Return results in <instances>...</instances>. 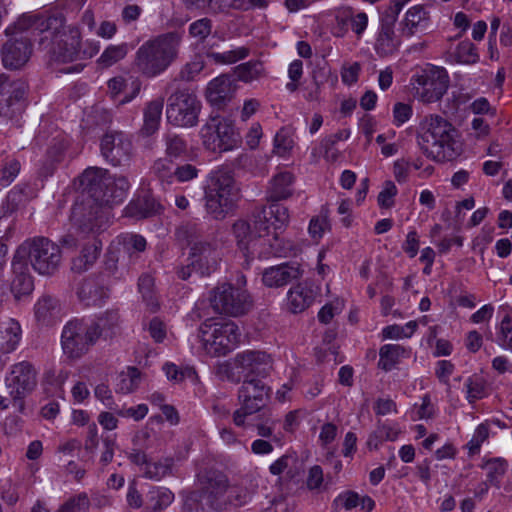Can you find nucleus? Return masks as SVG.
I'll return each instance as SVG.
<instances>
[{"label":"nucleus","instance_id":"nucleus-1","mask_svg":"<svg viewBox=\"0 0 512 512\" xmlns=\"http://www.w3.org/2000/svg\"><path fill=\"white\" fill-rule=\"evenodd\" d=\"M81 184L89 197L76 201L71 210L73 223L84 233L102 231L108 223L102 204H119L126 198L130 183L125 176L112 175L107 169L92 167L84 171Z\"/></svg>","mask_w":512,"mask_h":512},{"label":"nucleus","instance_id":"nucleus-2","mask_svg":"<svg viewBox=\"0 0 512 512\" xmlns=\"http://www.w3.org/2000/svg\"><path fill=\"white\" fill-rule=\"evenodd\" d=\"M19 29H34L46 33L54 43L53 60L55 63H71L81 59V33L78 27H65L63 15L45 16L42 14H23L17 21Z\"/></svg>","mask_w":512,"mask_h":512},{"label":"nucleus","instance_id":"nucleus-3","mask_svg":"<svg viewBox=\"0 0 512 512\" xmlns=\"http://www.w3.org/2000/svg\"><path fill=\"white\" fill-rule=\"evenodd\" d=\"M416 140L422 153L435 162L452 161L462 153L459 131L438 114H428L420 120Z\"/></svg>","mask_w":512,"mask_h":512},{"label":"nucleus","instance_id":"nucleus-4","mask_svg":"<svg viewBox=\"0 0 512 512\" xmlns=\"http://www.w3.org/2000/svg\"><path fill=\"white\" fill-rule=\"evenodd\" d=\"M183 32L170 31L146 40L136 50L133 69L145 78L164 73L178 58Z\"/></svg>","mask_w":512,"mask_h":512},{"label":"nucleus","instance_id":"nucleus-5","mask_svg":"<svg viewBox=\"0 0 512 512\" xmlns=\"http://www.w3.org/2000/svg\"><path fill=\"white\" fill-rule=\"evenodd\" d=\"M289 217L287 207L277 202L254 210L255 229L260 236H268L269 251H260V256L288 257L296 253V248L291 242H284L278 236V231L289 223Z\"/></svg>","mask_w":512,"mask_h":512},{"label":"nucleus","instance_id":"nucleus-6","mask_svg":"<svg viewBox=\"0 0 512 512\" xmlns=\"http://www.w3.org/2000/svg\"><path fill=\"white\" fill-rule=\"evenodd\" d=\"M240 198V188L233 175L227 170L210 173L205 187L206 212L216 220H222Z\"/></svg>","mask_w":512,"mask_h":512},{"label":"nucleus","instance_id":"nucleus-7","mask_svg":"<svg viewBox=\"0 0 512 512\" xmlns=\"http://www.w3.org/2000/svg\"><path fill=\"white\" fill-rule=\"evenodd\" d=\"M16 259L29 263L42 276H53L62 262V252L56 243L47 237L36 236L25 240L16 250Z\"/></svg>","mask_w":512,"mask_h":512},{"label":"nucleus","instance_id":"nucleus-8","mask_svg":"<svg viewBox=\"0 0 512 512\" xmlns=\"http://www.w3.org/2000/svg\"><path fill=\"white\" fill-rule=\"evenodd\" d=\"M207 504L215 511H223L228 506L239 508L248 504L253 491L241 484H228L226 475L212 472L205 485Z\"/></svg>","mask_w":512,"mask_h":512},{"label":"nucleus","instance_id":"nucleus-9","mask_svg":"<svg viewBox=\"0 0 512 512\" xmlns=\"http://www.w3.org/2000/svg\"><path fill=\"white\" fill-rule=\"evenodd\" d=\"M202 347L211 357L225 356L240 343L241 332L233 321H205L200 326Z\"/></svg>","mask_w":512,"mask_h":512},{"label":"nucleus","instance_id":"nucleus-10","mask_svg":"<svg viewBox=\"0 0 512 512\" xmlns=\"http://www.w3.org/2000/svg\"><path fill=\"white\" fill-rule=\"evenodd\" d=\"M450 78L444 67L426 64L415 70L410 79L413 96L423 103H434L443 98Z\"/></svg>","mask_w":512,"mask_h":512},{"label":"nucleus","instance_id":"nucleus-11","mask_svg":"<svg viewBox=\"0 0 512 512\" xmlns=\"http://www.w3.org/2000/svg\"><path fill=\"white\" fill-rule=\"evenodd\" d=\"M221 257L222 251L218 241L212 236H207L205 241L195 243L189 249L187 264L177 270V275L182 280L189 279L193 272L209 276L218 269Z\"/></svg>","mask_w":512,"mask_h":512},{"label":"nucleus","instance_id":"nucleus-12","mask_svg":"<svg viewBox=\"0 0 512 512\" xmlns=\"http://www.w3.org/2000/svg\"><path fill=\"white\" fill-rule=\"evenodd\" d=\"M209 302L216 313L231 317L245 315L253 307L247 289L226 282L219 283L210 291Z\"/></svg>","mask_w":512,"mask_h":512},{"label":"nucleus","instance_id":"nucleus-13","mask_svg":"<svg viewBox=\"0 0 512 512\" xmlns=\"http://www.w3.org/2000/svg\"><path fill=\"white\" fill-rule=\"evenodd\" d=\"M97 343L94 326H89L86 319L68 321L61 333V346L64 355L70 360H77L88 353Z\"/></svg>","mask_w":512,"mask_h":512},{"label":"nucleus","instance_id":"nucleus-14","mask_svg":"<svg viewBox=\"0 0 512 512\" xmlns=\"http://www.w3.org/2000/svg\"><path fill=\"white\" fill-rule=\"evenodd\" d=\"M203 145L213 152H227L241 145L242 139L233 123L225 118H211L200 131Z\"/></svg>","mask_w":512,"mask_h":512},{"label":"nucleus","instance_id":"nucleus-15","mask_svg":"<svg viewBox=\"0 0 512 512\" xmlns=\"http://www.w3.org/2000/svg\"><path fill=\"white\" fill-rule=\"evenodd\" d=\"M201 103L197 96L188 90H179L168 99L167 119L179 127H193L198 122Z\"/></svg>","mask_w":512,"mask_h":512},{"label":"nucleus","instance_id":"nucleus-16","mask_svg":"<svg viewBox=\"0 0 512 512\" xmlns=\"http://www.w3.org/2000/svg\"><path fill=\"white\" fill-rule=\"evenodd\" d=\"M29 29H19L16 22L13 26L5 29L7 36L13 35L2 46L1 58L4 67L8 69H19L24 66L32 53V44L27 36L23 34Z\"/></svg>","mask_w":512,"mask_h":512},{"label":"nucleus","instance_id":"nucleus-17","mask_svg":"<svg viewBox=\"0 0 512 512\" xmlns=\"http://www.w3.org/2000/svg\"><path fill=\"white\" fill-rule=\"evenodd\" d=\"M26 91L24 81L0 74V118L8 121L21 113Z\"/></svg>","mask_w":512,"mask_h":512},{"label":"nucleus","instance_id":"nucleus-18","mask_svg":"<svg viewBox=\"0 0 512 512\" xmlns=\"http://www.w3.org/2000/svg\"><path fill=\"white\" fill-rule=\"evenodd\" d=\"M101 155L112 166H125L132 157L133 145L127 135L120 131H109L100 141Z\"/></svg>","mask_w":512,"mask_h":512},{"label":"nucleus","instance_id":"nucleus-19","mask_svg":"<svg viewBox=\"0 0 512 512\" xmlns=\"http://www.w3.org/2000/svg\"><path fill=\"white\" fill-rule=\"evenodd\" d=\"M233 233L238 240V245L246 258L247 265L249 261L255 257L263 258L267 256H260V251H269L267 242L268 236H260L255 229V223L253 222V228L245 220H238L233 224Z\"/></svg>","mask_w":512,"mask_h":512},{"label":"nucleus","instance_id":"nucleus-20","mask_svg":"<svg viewBox=\"0 0 512 512\" xmlns=\"http://www.w3.org/2000/svg\"><path fill=\"white\" fill-rule=\"evenodd\" d=\"M235 367L245 379L267 377L273 369V359L270 354L260 350H245L234 357Z\"/></svg>","mask_w":512,"mask_h":512},{"label":"nucleus","instance_id":"nucleus-21","mask_svg":"<svg viewBox=\"0 0 512 512\" xmlns=\"http://www.w3.org/2000/svg\"><path fill=\"white\" fill-rule=\"evenodd\" d=\"M10 394L28 395L37 385V372L29 361L13 364L5 377Z\"/></svg>","mask_w":512,"mask_h":512},{"label":"nucleus","instance_id":"nucleus-22","mask_svg":"<svg viewBox=\"0 0 512 512\" xmlns=\"http://www.w3.org/2000/svg\"><path fill=\"white\" fill-rule=\"evenodd\" d=\"M105 275L99 274L82 279L76 287V295L86 307L102 306L109 297Z\"/></svg>","mask_w":512,"mask_h":512},{"label":"nucleus","instance_id":"nucleus-23","mask_svg":"<svg viewBox=\"0 0 512 512\" xmlns=\"http://www.w3.org/2000/svg\"><path fill=\"white\" fill-rule=\"evenodd\" d=\"M269 388L259 379H245L238 391V398L248 413H256L265 406Z\"/></svg>","mask_w":512,"mask_h":512},{"label":"nucleus","instance_id":"nucleus-24","mask_svg":"<svg viewBox=\"0 0 512 512\" xmlns=\"http://www.w3.org/2000/svg\"><path fill=\"white\" fill-rule=\"evenodd\" d=\"M303 270L297 262H285L266 268L262 273V282L266 287L279 288L302 277Z\"/></svg>","mask_w":512,"mask_h":512},{"label":"nucleus","instance_id":"nucleus-25","mask_svg":"<svg viewBox=\"0 0 512 512\" xmlns=\"http://www.w3.org/2000/svg\"><path fill=\"white\" fill-rule=\"evenodd\" d=\"M401 35L412 37L417 34H424L432 26L430 10L425 5H414L410 7L400 22Z\"/></svg>","mask_w":512,"mask_h":512},{"label":"nucleus","instance_id":"nucleus-26","mask_svg":"<svg viewBox=\"0 0 512 512\" xmlns=\"http://www.w3.org/2000/svg\"><path fill=\"white\" fill-rule=\"evenodd\" d=\"M237 90L236 80L230 75H220L209 82L206 99L214 107H224Z\"/></svg>","mask_w":512,"mask_h":512},{"label":"nucleus","instance_id":"nucleus-27","mask_svg":"<svg viewBox=\"0 0 512 512\" xmlns=\"http://www.w3.org/2000/svg\"><path fill=\"white\" fill-rule=\"evenodd\" d=\"M68 147V139L61 135L51 140L38 170L41 177L48 178L54 174L58 165L63 162Z\"/></svg>","mask_w":512,"mask_h":512},{"label":"nucleus","instance_id":"nucleus-28","mask_svg":"<svg viewBox=\"0 0 512 512\" xmlns=\"http://www.w3.org/2000/svg\"><path fill=\"white\" fill-rule=\"evenodd\" d=\"M295 177L289 171H280L276 173L269 181L266 190V199L268 202H278L288 199L294 191Z\"/></svg>","mask_w":512,"mask_h":512},{"label":"nucleus","instance_id":"nucleus-29","mask_svg":"<svg viewBox=\"0 0 512 512\" xmlns=\"http://www.w3.org/2000/svg\"><path fill=\"white\" fill-rule=\"evenodd\" d=\"M13 279L11 281V292L15 298L29 295L34 289L33 277L29 272L28 264L22 259H16L14 255L12 261Z\"/></svg>","mask_w":512,"mask_h":512},{"label":"nucleus","instance_id":"nucleus-30","mask_svg":"<svg viewBox=\"0 0 512 512\" xmlns=\"http://www.w3.org/2000/svg\"><path fill=\"white\" fill-rule=\"evenodd\" d=\"M317 289L307 282L299 283L289 289L287 293V306L292 313L306 310L315 300Z\"/></svg>","mask_w":512,"mask_h":512},{"label":"nucleus","instance_id":"nucleus-31","mask_svg":"<svg viewBox=\"0 0 512 512\" xmlns=\"http://www.w3.org/2000/svg\"><path fill=\"white\" fill-rule=\"evenodd\" d=\"M411 356V348L400 344H385L379 349L378 368L389 372Z\"/></svg>","mask_w":512,"mask_h":512},{"label":"nucleus","instance_id":"nucleus-32","mask_svg":"<svg viewBox=\"0 0 512 512\" xmlns=\"http://www.w3.org/2000/svg\"><path fill=\"white\" fill-rule=\"evenodd\" d=\"M89 326L95 327L97 341L100 338H112L119 327L120 316L117 310H107L99 314L95 319L87 320Z\"/></svg>","mask_w":512,"mask_h":512},{"label":"nucleus","instance_id":"nucleus-33","mask_svg":"<svg viewBox=\"0 0 512 512\" xmlns=\"http://www.w3.org/2000/svg\"><path fill=\"white\" fill-rule=\"evenodd\" d=\"M59 312V302L55 297L43 295L34 305V315L41 325H52Z\"/></svg>","mask_w":512,"mask_h":512},{"label":"nucleus","instance_id":"nucleus-34","mask_svg":"<svg viewBox=\"0 0 512 512\" xmlns=\"http://www.w3.org/2000/svg\"><path fill=\"white\" fill-rule=\"evenodd\" d=\"M101 249L102 242L93 237L83 246L80 255L72 260V270L79 273L88 270L98 259Z\"/></svg>","mask_w":512,"mask_h":512},{"label":"nucleus","instance_id":"nucleus-35","mask_svg":"<svg viewBox=\"0 0 512 512\" xmlns=\"http://www.w3.org/2000/svg\"><path fill=\"white\" fill-rule=\"evenodd\" d=\"M176 164L171 158H157L151 166V174L159 182L163 190H168L174 185V173Z\"/></svg>","mask_w":512,"mask_h":512},{"label":"nucleus","instance_id":"nucleus-36","mask_svg":"<svg viewBox=\"0 0 512 512\" xmlns=\"http://www.w3.org/2000/svg\"><path fill=\"white\" fill-rule=\"evenodd\" d=\"M208 235H204L202 225L193 221L180 224L175 231V237L179 243L189 249L193 244L205 241Z\"/></svg>","mask_w":512,"mask_h":512},{"label":"nucleus","instance_id":"nucleus-37","mask_svg":"<svg viewBox=\"0 0 512 512\" xmlns=\"http://www.w3.org/2000/svg\"><path fill=\"white\" fill-rule=\"evenodd\" d=\"M164 100L161 98L150 101L144 109V123L141 128V133L144 136H151L154 134L160 125L161 115L163 110Z\"/></svg>","mask_w":512,"mask_h":512},{"label":"nucleus","instance_id":"nucleus-38","mask_svg":"<svg viewBox=\"0 0 512 512\" xmlns=\"http://www.w3.org/2000/svg\"><path fill=\"white\" fill-rule=\"evenodd\" d=\"M158 208L157 201L150 194L144 193L131 201L125 211L130 217L146 218L155 214Z\"/></svg>","mask_w":512,"mask_h":512},{"label":"nucleus","instance_id":"nucleus-39","mask_svg":"<svg viewBox=\"0 0 512 512\" xmlns=\"http://www.w3.org/2000/svg\"><path fill=\"white\" fill-rule=\"evenodd\" d=\"M162 142L166 158H171L174 161L188 154L187 140L179 134L166 132L163 134Z\"/></svg>","mask_w":512,"mask_h":512},{"label":"nucleus","instance_id":"nucleus-40","mask_svg":"<svg viewBox=\"0 0 512 512\" xmlns=\"http://www.w3.org/2000/svg\"><path fill=\"white\" fill-rule=\"evenodd\" d=\"M155 281L152 275L148 273L142 274L138 279V290L142 295L143 301L146 303L147 308L155 313L160 308L159 300L156 296Z\"/></svg>","mask_w":512,"mask_h":512},{"label":"nucleus","instance_id":"nucleus-41","mask_svg":"<svg viewBox=\"0 0 512 512\" xmlns=\"http://www.w3.org/2000/svg\"><path fill=\"white\" fill-rule=\"evenodd\" d=\"M128 51L129 46L127 43L111 44L104 49L97 63L101 68H109L123 60L127 56Z\"/></svg>","mask_w":512,"mask_h":512},{"label":"nucleus","instance_id":"nucleus-42","mask_svg":"<svg viewBox=\"0 0 512 512\" xmlns=\"http://www.w3.org/2000/svg\"><path fill=\"white\" fill-rule=\"evenodd\" d=\"M174 459L166 457L157 462L148 461L143 470V476L147 479L160 481L162 478L172 474Z\"/></svg>","mask_w":512,"mask_h":512},{"label":"nucleus","instance_id":"nucleus-43","mask_svg":"<svg viewBox=\"0 0 512 512\" xmlns=\"http://www.w3.org/2000/svg\"><path fill=\"white\" fill-rule=\"evenodd\" d=\"M21 326L14 319H9L5 323L4 330L2 331L1 347L6 352H13L17 349L21 340Z\"/></svg>","mask_w":512,"mask_h":512},{"label":"nucleus","instance_id":"nucleus-44","mask_svg":"<svg viewBox=\"0 0 512 512\" xmlns=\"http://www.w3.org/2000/svg\"><path fill=\"white\" fill-rule=\"evenodd\" d=\"M118 243L129 258H136L138 254L146 249V240L138 234L126 233L118 236Z\"/></svg>","mask_w":512,"mask_h":512},{"label":"nucleus","instance_id":"nucleus-45","mask_svg":"<svg viewBox=\"0 0 512 512\" xmlns=\"http://www.w3.org/2000/svg\"><path fill=\"white\" fill-rule=\"evenodd\" d=\"M250 50L247 47H236L224 52H208L207 57L215 64H233L248 57Z\"/></svg>","mask_w":512,"mask_h":512},{"label":"nucleus","instance_id":"nucleus-46","mask_svg":"<svg viewBox=\"0 0 512 512\" xmlns=\"http://www.w3.org/2000/svg\"><path fill=\"white\" fill-rule=\"evenodd\" d=\"M452 56L455 58V61L460 64L472 65L479 61L476 46L468 40L460 42L456 46Z\"/></svg>","mask_w":512,"mask_h":512},{"label":"nucleus","instance_id":"nucleus-47","mask_svg":"<svg viewBox=\"0 0 512 512\" xmlns=\"http://www.w3.org/2000/svg\"><path fill=\"white\" fill-rule=\"evenodd\" d=\"M398 47L394 30L390 26H383L376 42L377 53L381 56L392 54Z\"/></svg>","mask_w":512,"mask_h":512},{"label":"nucleus","instance_id":"nucleus-48","mask_svg":"<svg viewBox=\"0 0 512 512\" xmlns=\"http://www.w3.org/2000/svg\"><path fill=\"white\" fill-rule=\"evenodd\" d=\"M141 381V373L136 367H128L127 371L119 375L117 390L127 394L136 390Z\"/></svg>","mask_w":512,"mask_h":512},{"label":"nucleus","instance_id":"nucleus-49","mask_svg":"<svg viewBox=\"0 0 512 512\" xmlns=\"http://www.w3.org/2000/svg\"><path fill=\"white\" fill-rule=\"evenodd\" d=\"M174 500V494L164 487H156L149 491L148 502L154 511L168 507Z\"/></svg>","mask_w":512,"mask_h":512},{"label":"nucleus","instance_id":"nucleus-50","mask_svg":"<svg viewBox=\"0 0 512 512\" xmlns=\"http://www.w3.org/2000/svg\"><path fill=\"white\" fill-rule=\"evenodd\" d=\"M485 467L488 470L487 481L491 485L499 488L501 478L504 476V474L507 471V467H508L507 461L502 458L489 459L486 462Z\"/></svg>","mask_w":512,"mask_h":512},{"label":"nucleus","instance_id":"nucleus-51","mask_svg":"<svg viewBox=\"0 0 512 512\" xmlns=\"http://www.w3.org/2000/svg\"><path fill=\"white\" fill-rule=\"evenodd\" d=\"M466 387V398L469 403L482 399L486 394V382L478 376L473 375L467 378L465 382Z\"/></svg>","mask_w":512,"mask_h":512},{"label":"nucleus","instance_id":"nucleus-52","mask_svg":"<svg viewBox=\"0 0 512 512\" xmlns=\"http://www.w3.org/2000/svg\"><path fill=\"white\" fill-rule=\"evenodd\" d=\"M90 499L86 492L78 493L67 499L55 512H87Z\"/></svg>","mask_w":512,"mask_h":512},{"label":"nucleus","instance_id":"nucleus-53","mask_svg":"<svg viewBox=\"0 0 512 512\" xmlns=\"http://www.w3.org/2000/svg\"><path fill=\"white\" fill-rule=\"evenodd\" d=\"M497 343L505 350L512 351V316L505 315L497 328Z\"/></svg>","mask_w":512,"mask_h":512},{"label":"nucleus","instance_id":"nucleus-54","mask_svg":"<svg viewBox=\"0 0 512 512\" xmlns=\"http://www.w3.org/2000/svg\"><path fill=\"white\" fill-rule=\"evenodd\" d=\"M21 169L20 162L15 158H7L0 169V186H9L18 176Z\"/></svg>","mask_w":512,"mask_h":512},{"label":"nucleus","instance_id":"nucleus-55","mask_svg":"<svg viewBox=\"0 0 512 512\" xmlns=\"http://www.w3.org/2000/svg\"><path fill=\"white\" fill-rule=\"evenodd\" d=\"M163 370L167 378L176 383L182 382L186 378H194L196 371L191 367L180 368L173 363H166Z\"/></svg>","mask_w":512,"mask_h":512},{"label":"nucleus","instance_id":"nucleus-56","mask_svg":"<svg viewBox=\"0 0 512 512\" xmlns=\"http://www.w3.org/2000/svg\"><path fill=\"white\" fill-rule=\"evenodd\" d=\"M261 70L262 64L259 61H248L238 65L236 73L241 81L250 82L260 75Z\"/></svg>","mask_w":512,"mask_h":512},{"label":"nucleus","instance_id":"nucleus-57","mask_svg":"<svg viewBox=\"0 0 512 512\" xmlns=\"http://www.w3.org/2000/svg\"><path fill=\"white\" fill-rule=\"evenodd\" d=\"M199 172L200 170L197 168V166L191 163L176 165L174 173V184L190 182L198 177Z\"/></svg>","mask_w":512,"mask_h":512},{"label":"nucleus","instance_id":"nucleus-58","mask_svg":"<svg viewBox=\"0 0 512 512\" xmlns=\"http://www.w3.org/2000/svg\"><path fill=\"white\" fill-rule=\"evenodd\" d=\"M397 187L392 181H386L384 188L378 194L377 202L381 208H391L394 205V198L397 195Z\"/></svg>","mask_w":512,"mask_h":512},{"label":"nucleus","instance_id":"nucleus-59","mask_svg":"<svg viewBox=\"0 0 512 512\" xmlns=\"http://www.w3.org/2000/svg\"><path fill=\"white\" fill-rule=\"evenodd\" d=\"M212 30V21L208 18H202L194 21L189 26V33L192 37L200 40L206 39Z\"/></svg>","mask_w":512,"mask_h":512},{"label":"nucleus","instance_id":"nucleus-60","mask_svg":"<svg viewBox=\"0 0 512 512\" xmlns=\"http://www.w3.org/2000/svg\"><path fill=\"white\" fill-rule=\"evenodd\" d=\"M487 437L488 429L484 425H479L476 428L471 440L466 444L470 456L479 453L481 445L487 439Z\"/></svg>","mask_w":512,"mask_h":512},{"label":"nucleus","instance_id":"nucleus-61","mask_svg":"<svg viewBox=\"0 0 512 512\" xmlns=\"http://www.w3.org/2000/svg\"><path fill=\"white\" fill-rule=\"evenodd\" d=\"M293 147V140L290 137L289 133L281 129L278 131L274 138V148L276 153L280 156H284L287 152H289Z\"/></svg>","mask_w":512,"mask_h":512},{"label":"nucleus","instance_id":"nucleus-62","mask_svg":"<svg viewBox=\"0 0 512 512\" xmlns=\"http://www.w3.org/2000/svg\"><path fill=\"white\" fill-rule=\"evenodd\" d=\"M204 63L200 59L186 63L179 72V78L183 81H192L203 70Z\"/></svg>","mask_w":512,"mask_h":512},{"label":"nucleus","instance_id":"nucleus-63","mask_svg":"<svg viewBox=\"0 0 512 512\" xmlns=\"http://www.w3.org/2000/svg\"><path fill=\"white\" fill-rule=\"evenodd\" d=\"M352 7H345L338 11L335 16L337 37H343L348 32V24L350 25V16Z\"/></svg>","mask_w":512,"mask_h":512},{"label":"nucleus","instance_id":"nucleus-64","mask_svg":"<svg viewBox=\"0 0 512 512\" xmlns=\"http://www.w3.org/2000/svg\"><path fill=\"white\" fill-rule=\"evenodd\" d=\"M148 332L150 337L156 342L161 343L167 335L165 323L158 317H154L148 324Z\"/></svg>","mask_w":512,"mask_h":512}]
</instances>
